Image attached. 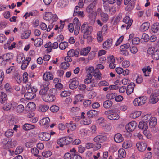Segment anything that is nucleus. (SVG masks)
Here are the masks:
<instances>
[{
    "label": "nucleus",
    "mask_w": 159,
    "mask_h": 159,
    "mask_svg": "<svg viewBox=\"0 0 159 159\" xmlns=\"http://www.w3.org/2000/svg\"><path fill=\"white\" fill-rule=\"evenodd\" d=\"M93 7L89 5L86 7V11L88 13V16L89 18V20L92 21V23L94 22L96 15V12L93 10L95 9Z\"/></svg>",
    "instance_id": "nucleus-1"
},
{
    "label": "nucleus",
    "mask_w": 159,
    "mask_h": 159,
    "mask_svg": "<svg viewBox=\"0 0 159 159\" xmlns=\"http://www.w3.org/2000/svg\"><path fill=\"white\" fill-rule=\"evenodd\" d=\"M98 112L97 111L94 110H91L88 111L87 112V115L88 117V119H86V120H83L81 121V124L84 125H89L90 124L91 121L90 119V118H93L96 116Z\"/></svg>",
    "instance_id": "nucleus-2"
},
{
    "label": "nucleus",
    "mask_w": 159,
    "mask_h": 159,
    "mask_svg": "<svg viewBox=\"0 0 159 159\" xmlns=\"http://www.w3.org/2000/svg\"><path fill=\"white\" fill-rule=\"evenodd\" d=\"M92 30V27L89 26L87 23H84L80 28L81 32L83 34V36L90 35Z\"/></svg>",
    "instance_id": "nucleus-3"
},
{
    "label": "nucleus",
    "mask_w": 159,
    "mask_h": 159,
    "mask_svg": "<svg viewBox=\"0 0 159 159\" xmlns=\"http://www.w3.org/2000/svg\"><path fill=\"white\" fill-rule=\"evenodd\" d=\"M3 109L5 111H13L17 106V103L13 101H9L3 104Z\"/></svg>",
    "instance_id": "nucleus-4"
},
{
    "label": "nucleus",
    "mask_w": 159,
    "mask_h": 159,
    "mask_svg": "<svg viewBox=\"0 0 159 159\" xmlns=\"http://www.w3.org/2000/svg\"><path fill=\"white\" fill-rule=\"evenodd\" d=\"M147 52L154 60L159 59V49H156L154 47H150L148 49Z\"/></svg>",
    "instance_id": "nucleus-5"
},
{
    "label": "nucleus",
    "mask_w": 159,
    "mask_h": 159,
    "mask_svg": "<svg viewBox=\"0 0 159 159\" xmlns=\"http://www.w3.org/2000/svg\"><path fill=\"white\" fill-rule=\"evenodd\" d=\"M49 91L50 93L47 95H46L43 99V101L46 102H51L54 101L56 99V97L53 93L56 92V89H51Z\"/></svg>",
    "instance_id": "nucleus-6"
},
{
    "label": "nucleus",
    "mask_w": 159,
    "mask_h": 159,
    "mask_svg": "<svg viewBox=\"0 0 159 159\" xmlns=\"http://www.w3.org/2000/svg\"><path fill=\"white\" fill-rule=\"evenodd\" d=\"M147 98L145 96L139 97L135 98L133 102L135 106H141L144 104L146 102Z\"/></svg>",
    "instance_id": "nucleus-7"
},
{
    "label": "nucleus",
    "mask_w": 159,
    "mask_h": 159,
    "mask_svg": "<svg viewBox=\"0 0 159 159\" xmlns=\"http://www.w3.org/2000/svg\"><path fill=\"white\" fill-rule=\"evenodd\" d=\"M43 17L46 20L49 21L52 20L53 22L56 21L58 19L57 16L56 14H52L51 12L46 13Z\"/></svg>",
    "instance_id": "nucleus-8"
},
{
    "label": "nucleus",
    "mask_w": 159,
    "mask_h": 159,
    "mask_svg": "<svg viewBox=\"0 0 159 159\" xmlns=\"http://www.w3.org/2000/svg\"><path fill=\"white\" fill-rule=\"evenodd\" d=\"M79 84L78 79L76 77L70 80V83L69 84V87L71 89H74L76 88Z\"/></svg>",
    "instance_id": "nucleus-9"
},
{
    "label": "nucleus",
    "mask_w": 159,
    "mask_h": 159,
    "mask_svg": "<svg viewBox=\"0 0 159 159\" xmlns=\"http://www.w3.org/2000/svg\"><path fill=\"white\" fill-rule=\"evenodd\" d=\"M159 93L157 92H155L151 94L150 97L149 102L152 104H155L159 101L157 96Z\"/></svg>",
    "instance_id": "nucleus-10"
},
{
    "label": "nucleus",
    "mask_w": 159,
    "mask_h": 159,
    "mask_svg": "<svg viewBox=\"0 0 159 159\" xmlns=\"http://www.w3.org/2000/svg\"><path fill=\"white\" fill-rule=\"evenodd\" d=\"M137 124L135 121H132L127 125L125 127L128 132H130L133 131L135 129Z\"/></svg>",
    "instance_id": "nucleus-11"
},
{
    "label": "nucleus",
    "mask_w": 159,
    "mask_h": 159,
    "mask_svg": "<svg viewBox=\"0 0 159 159\" xmlns=\"http://www.w3.org/2000/svg\"><path fill=\"white\" fill-rule=\"evenodd\" d=\"M136 146L139 151L143 152L146 149L147 144L143 141H141L137 143L136 144Z\"/></svg>",
    "instance_id": "nucleus-12"
},
{
    "label": "nucleus",
    "mask_w": 159,
    "mask_h": 159,
    "mask_svg": "<svg viewBox=\"0 0 159 159\" xmlns=\"http://www.w3.org/2000/svg\"><path fill=\"white\" fill-rule=\"evenodd\" d=\"M39 137L40 140L43 141H48L50 139L49 133L46 132H41L39 134Z\"/></svg>",
    "instance_id": "nucleus-13"
},
{
    "label": "nucleus",
    "mask_w": 159,
    "mask_h": 159,
    "mask_svg": "<svg viewBox=\"0 0 159 159\" xmlns=\"http://www.w3.org/2000/svg\"><path fill=\"white\" fill-rule=\"evenodd\" d=\"M93 141L96 143H103L107 140V138L105 135H97L93 139Z\"/></svg>",
    "instance_id": "nucleus-14"
},
{
    "label": "nucleus",
    "mask_w": 159,
    "mask_h": 159,
    "mask_svg": "<svg viewBox=\"0 0 159 159\" xmlns=\"http://www.w3.org/2000/svg\"><path fill=\"white\" fill-rule=\"evenodd\" d=\"M13 56L11 53H7L4 54L2 56H0V59H2L3 60L2 62H7L12 59Z\"/></svg>",
    "instance_id": "nucleus-15"
},
{
    "label": "nucleus",
    "mask_w": 159,
    "mask_h": 159,
    "mask_svg": "<svg viewBox=\"0 0 159 159\" xmlns=\"http://www.w3.org/2000/svg\"><path fill=\"white\" fill-rule=\"evenodd\" d=\"M2 145L3 148L5 149L11 148L10 141L7 138H4L2 140Z\"/></svg>",
    "instance_id": "nucleus-16"
},
{
    "label": "nucleus",
    "mask_w": 159,
    "mask_h": 159,
    "mask_svg": "<svg viewBox=\"0 0 159 159\" xmlns=\"http://www.w3.org/2000/svg\"><path fill=\"white\" fill-rule=\"evenodd\" d=\"M50 122L49 118L48 117H45L40 120L39 124L40 125L44 126L46 128H47L49 126Z\"/></svg>",
    "instance_id": "nucleus-17"
},
{
    "label": "nucleus",
    "mask_w": 159,
    "mask_h": 159,
    "mask_svg": "<svg viewBox=\"0 0 159 159\" xmlns=\"http://www.w3.org/2000/svg\"><path fill=\"white\" fill-rule=\"evenodd\" d=\"M107 117L108 119L111 120H117L120 118L119 116L116 112V110H112L111 114L108 115Z\"/></svg>",
    "instance_id": "nucleus-18"
},
{
    "label": "nucleus",
    "mask_w": 159,
    "mask_h": 159,
    "mask_svg": "<svg viewBox=\"0 0 159 159\" xmlns=\"http://www.w3.org/2000/svg\"><path fill=\"white\" fill-rule=\"evenodd\" d=\"M123 21L127 24L126 29H128L132 24L133 20L129 16H126L123 18Z\"/></svg>",
    "instance_id": "nucleus-19"
},
{
    "label": "nucleus",
    "mask_w": 159,
    "mask_h": 159,
    "mask_svg": "<svg viewBox=\"0 0 159 159\" xmlns=\"http://www.w3.org/2000/svg\"><path fill=\"white\" fill-rule=\"evenodd\" d=\"M112 42L113 40L111 39L107 40L103 44V48L105 49H109L112 45Z\"/></svg>",
    "instance_id": "nucleus-20"
},
{
    "label": "nucleus",
    "mask_w": 159,
    "mask_h": 159,
    "mask_svg": "<svg viewBox=\"0 0 159 159\" xmlns=\"http://www.w3.org/2000/svg\"><path fill=\"white\" fill-rule=\"evenodd\" d=\"M8 101V97L6 94L4 92H1L0 96V102L1 104H3Z\"/></svg>",
    "instance_id": "nucleus-21"
},
{
    "label": "nucleus",
    "mask_w": 159,
    "mask_h": 159,
    "mask_svg": "<svg viewBox=\"0 0 159 159\" xmlns=\"http://www.w3.org/2000/svg\"><path fill=\"white\" fill-rule=\"evenodd\" d=\"M135 86V84L132 82L129 85L127 86L126 92L128 95H129L133 92Z\"/></svg>",
    "instance_id": "nucleus-22"
},
{
    "label": "nucleus",
    "mask_w": 159,
    "mask_h": 159,
    "mask_svg": "<svg viewBox=\"0 0 159 159\" xmlns=\"http://www.w3.org/2000/svg\"><path fill=\"white\" fill-rule=\"evenodd\" d=\"M36 97L35 93H32L30 92H27L24 95L25 98L28 100L34 99Z\"/></svg>",
    "instance_id": "nucleus-23"
},
{
    "label": "nucleus",
    "mask_w": 159,
    "mask_h": 159,
    "mask_svg": "<svg viewBox=\"0 0 159 159\" xmlns=\"http://www.w3.org/2000/svg\"><path fill=\"white\" fill-rule=\"evenodd\" d=\"M101 74L99 69L95 68L93 71L92 75L97 79L101 80L102 78Z\"/></svg>",
    "instance_id": "nucleus-24"
},
{
    "label": "nucleus",
    "mask_w": 159,
    "mask_h": 159,
    "mask_svg": "<svg viewBox=\"0 0 159 159\" xmlns=\"http://www.w3.org/2000/svg\"><path fill=\"white\" fill-rule=\"evenodd\" d=\"M79 53V52L78 50L71 49L68 52L67 55L70 57H73V56H75L76 57H78Z\"/></svg>",
    "instance_id": "nucleus-25"
},
{
    "label": "nucleus",
    "mask_w": 159,
    "mask_h": 159,
    "mask_svg": "<svg viewBox=\"0 0 159 159\" xmlns=\"http://www.w3.org/2000/svg\"><path fill=\"white\" fill-rule=\"evenodd\" d=\"M114 139L115 142L117 143L121 142L124 140L123 138L120 133H117L115 134Z\"/></svg>",
    "instance_id": "nucleus-26"
},
{
    "label": "nucleus",
    "mask_w": 159,
    "mask_h": 159,
    "mask_svg": "<svg viewBox=\"0 0 159 159\" xmlns=\"http://www.w3.org/2000/svg\"><path fill=\"white\" fill-rule=\"evenodd\" d=\"M53 78V75L50 72L45 73L43 76V78L44 80H51Z\"/></svg>",
    "instance_id": "nucleus-27"
},
{
    "label": "nucleus",
    "mask_w": 159,
    "mask_h": 159,
    "mask_svg": "<svg viewBox=\"0 0 159 159\" xmlns=\"http://www.w3.org/2000/svg\"><path fill=\"white\" fill-rule=\"evenodd\" d=\"M150 26V23L149 22H145L141 25L140 30L141 31L144 32L147 30L149 28Z\"/></svg>",
    "instance_id": "nucleus-28"
},
{
    "label": "nucleus",
    "mask_w": 159,
    "mask_h": 159,
    "mask_svg": "<svg viewBox=\"0 0 159 159\" xmlns=\"http://www.w3.org/2000/svg\"><path fill=\"white\" fill-rule=\"evenodd\" d=\"M83 100V95L81 94H78L75 96L73 103L74 104H76L78 102L82 101Z\"/></svg>",
    "instance_id": "nucleus-29"
},
{
    "label": "nucleus",
    "mask_w": 159,
    "mask_h": 159,
    "mask_svg": "<svg viewBox=\"0 0 159 159\" xmlns=\"http://www.w3.org/2000/svg\"><path fill=\"white\" fill-rule=\"evenodd\" d=\"M91 49V47L89 46L87 47L86 48H82L80 51V54L81 55L84 56H86L90 52Z\"/></svg>",
    "instance_id": "nucleus-30"
},
{
    "label": "nucleus",
    "mask_w": 159,
    "mask_h": 159,
    "mask_svg": "<svg viewBox=\"0 0 159 159\" xmlns=\"http://www.w3.org/2000/svg\"><path fill=\"white\" fill-rule=\"evenodd\" d=\"M23 129L25 131L29 130L34 129L35 126L28 123H26L23 126Z\"/></svg>",
    "instance_id": "nucleus-31"
},
{
    "label": "nucleus",
    "mask_w": 159,
    "mask_h": 159,
    "mask_svg": "<svg viewBox=\"0 0 159 159\" xmlns=\"http://www.w3.org/2000/svg\"><path fill=\"white\" fill-rule=\"evenodd\" d=\"M36 108L35 104L33 102H29L26 106V108L28 111H32Z\"/></svg>",
    "instance_id": "nucleus-32"
},
{
    "label": "nucleus",
    "mask_w": 159,
    "mask_h": 159,
    "mask_svg": "<svg viewBox=\"0 0 159 159\" xmlns=\"http://www.w3.org/2000/svg\"><path fill=\"white\" fill-rule=\"evenodd\" d=\"M49 89V88H43L39 91V95L41 96L43 99L47 95V92Z\"/></svg>",
    "instance_id": "nucleus-33"
},
{
    "label": "nucleus",
    "mask_w": 159,
    "mask_h": 159,
    "mask_svg": "<svg viewBox=\"0 0 159 159\" xmlns=\"http://www.w3.org/2000/svg\"><path fill=\"white\" fill-rule=\"evenodd\" d=\"M113 104L112 102L110 100H108L105 101L103 103L104 107L106 109L109 108Z\"/></svg>",
    "instance_id": "nucleus-34"
},
{
    "label": "nucleus",
    "mask_w": 159,
    "mask_h": 159,
    "mask_svg": "<svg viewBox=\"0 0 159 159\" xmlns=\"http://www.w3.org/2000/svg\"><path fill=\"white\" fill-rule=\"evenodd\" d=\"M43 40L39 38L35 39L34 41V44L37 47L40 46L43 44Z\"/></svg>",
    "instance_id": "nucleus-35"
},
{
    "label": "nucleus",
    "mask_w": 159,
    "mask_h": 159,
    "mask_svg": "<svg viewBox=\"0 0 159 159\" xmlns=\"http://www.w3.org/2000/svg\"><path fill=\"white\" fill-rule=\"evenodd\" d=\"M100 16L101 20L103 22L106 23L108 21L109 17L107 14L103 13L101 14Z\"/></svg>",
    "instance_id": "nucleus-36"
},
{
    "label": "nucleus",
    "mask_w": 159,
    "mask_h": 159,
    "mask_svg": "<svg viewBox=\"0 0 159 159\" xmlns=\"http://www.w3.org/2000/svg\"><path fill=\"white\" fill-rule=\"evenodd\" d=\"M118 157L120 158H123L126 156L125 151L123 148L120 149L118 151Z\"/></svg>",
    "instance_id": "nucleus-37"
},
{
    "label": "nucleus",
    "mask_w": 159,
    "mask_h": 159,
    "mask_svg": "<svg viewBox=\"0 0 159 159\" xmlns=\"http://www.w3.org/2000/svg\"><path fill=\"white\" fill-rule=\"evenodd\" d=\"M69 3L68 0H60L58 2L59 7H64L67 5Z\"/></svg>",
    "instance_id": "nucleus-38"
},
{
    "label": "nucleus",
    "mask_w": 159,
    "mask_h": 159,
    "mask_svg": "<svg viewBox=\"0 0 159 159\" xmlns=\"http://www.w3.org/2000/svg\"><path fill=\"white\" fill-rule=\"evenodd\" d=\"M138 127L139 129L144 130L147 129L148 128V125L147 123L142 121L139 122Z\"/></svg>",
    "instance_id": "nucleus-39"
},
{
    "label": "nucleus",
    "mask_w": 159,
    "mask_h": 159,
    "mask_svg": "<svg viewBox=\"0 0 159 159\" xmlns=\"http://www.w3.org/2000/svg\"><path fill=\"white\" fill-rule=\"evenodd\" d=\"M149 126L150 128H152L154 127L157 124V119L155 117H152L149 120Z\"/></svg>",
    "instance_id": "nucleus-40"
},
{
    "label": "nucleus",
    "mask_w": 159,
    "mask_h": 159,
    "mask_svg": "<svg viewBox=\"0 0 159 159\" xmlns=\"http://www.w3.org/2000/svg\"><path fill=\"white\" fill-rule=\"evenodd\" d=\"M151 30L154 33L157 32L159 30V23L157 22L154 23L152 27Z\"/></svg>",
    "instance_id": "nucleus-41"
},
{
    "label": "nucleus",
    "mask_w": 159,
    "mask_h": 159,
    "mask_svg": "<svg viewBox=\"0 0 159 159\" xmlns=\"http://www.w3.org/2000/svg\"><path fill=\"white\" fill-rule=\"evenodd\" d=\"M92 77L93 76L92 74H87L86 78L84 80V83L87 84L90 83L91 82Z\"/></svg>",
    "instance_id": "nucleus-42"
},
{
    "label": "nucleus",
    "mask_w": 159,
    "mask_h": 159,
    "mask_svg": "<svg viewBox=\"0 0 159 159\" xmlns=\"http://www.w3.org/2000/svg\"><path fill=\"white\" fill-rule=\"evenodd\" d=\"M49 107L47 105H41L39 106V110L41 112H45L48 110Z\"/></svg>",
    "instance_id": "nucleus-43"
},
{
    "label": "nucleus",
    "mask_w": 159,
    "mask_h": 159,
    "mask_svg": "<svg viewBox=\"0 0 159 159\" xmlns=\"http://www.w3.org/2000/svg\"><path fill=\"white\" fill-rule=\"evenodd\" d=\"M98 82V79H93L91 80V82L90 83L91 87V88H90V90H92L93 89V88L97 85Z\"/></svg>",
    "instance_id": "nucleus-44"
},
{
    "label": "nucleus",
    "mask_w": 159,
    "mask_h": 159,
    "mask_svg": "<svg viewBox=\"0 0 159 159\" xmlns=\"http://www.w3.org/2000/svg\"><path fill=\"white\" fill-rule=\"evenodd\" d=\"M132 146L131 142L129 141H125L122 144V147L125 149L130 148Z\"/></svg>",
    "instance_id": "nucleus-45"
},
{
    "label": "nucleus",
    "mask_w": 159,
    "mask_h": 159,
    "mask_svg": "<svg viewBox=\"0 0 159 159\" xmlns=\"http://www.w3.org/2000/svg\"><path fill=\"white\" fill-rule=\"evenodd\" d=\"M31 32L30 31H25L23 32L21 35V37L22 39H26L28 38L29 36L30 35Z\"/></svg>",
    "instance_id": "nucleus-46"
},
{
    "label": "nucleus",
    "mask_w": 159,
    "mask_h": 159,
    "mask_svg": "<svg viewBox=\"0 0 159 159\" xmlns=\"http://www.w3.org/2000/svg\"><path fill=\"white\" fill-rule=\"evenodd\" d=\"M16 111L18 113H22L24 110V107L23 105L20 104L16 106Z\"/></svg>",
    "instance_id": "nucleus-47"
},
{
    "label": "nucleus",
    "mask_w": 159,
    "mask_h": 159,
    "mask_svg": "<svg viewBox=\"0 0 159 159\" xmlns=\"http://www.w3.org/2000/svg\"><path fill=\"white\" fill-rule=\"evenodd\" d=\"M68 43L66 42H61L59 45V48L61 50L65 49L68 46Z\"/></svg>",
    "instance_id": "nucleus-48"
},
{
    "label": "nucleus",
    "mask_w": 159,
    "mask_h": 159,
    "mask_svg": "<svg viewBox=\"0 0 159 159\" xmlns=\"http://www.w3.org/2000/svg\"><path fill=\"white\" fill-rule=\"evenodd\" d=\"M13 130L11 129H10L7 131L5 133V136L7 137H9L12 136L13 134Z\"/></svg>",
    "instance_id": "nucleus-49"
},
{
    "label": "nucleus",
    "mask_w": 159,
    "mask_h": 159,
    "mask_svg": "<svg viewBox=\"0 0 159 159\" xmlns=\"http://www.w3.org/2000/svg\"><path fill=\"white\" fill-rule=\"evenodd\" d=\"M57 143L60 145V147H63V145H65V141L64 137L61 138L57 140Z\"/></svg>",
    "instance_id": "nucleus-50"
},
{
    "label": "nucleus",
    "mask_w": 159,
    "mask_h": 159,
    "mask_svg": "<svg viewBox=\"0 0 159 159\" xmlns=\"http://www.w3.org/2000/svg\"><path fill=\"white\" fill-rule=\"evenodd\" d=\"M23 150V147L21 146H19L16 148L14 152V153L16 155L20 154L22 152Z\"/></svg>",
    "instance_id": "nucleus-51"
},
{
    "label": "nucleus",
    "mask_w": 159,
    "mask_h": 159,
    "mask_svg": "<svg viewBox=\"0 0 159 159\" xmlns=\"http://www.w3.org/2000/svg\"><path fill=\"white\" fill-rule=\"evenodd\" d=\"M65 145H67L70 144L73 141V139L71 137L68 136L64 137Z\"/></svg>",
    "instance_id": "nucleus-52"
},
{
    "label": "nucleus",
    "mask_w": 159,
    "mask_h": 159,
    "mask_svg": "<svg viewBox=\"0 0 159 159\" xmlns=\"http://www.w3.org/2000/svg\"><path fill=\"white\" fill-rule=\"evenodd\" d=\"M97 39L99 42H101L103 40L102 33L101 31H99L97 34Z\"/></svg>",
    "instance_id": "nucleus-53"
},
{
    "label": "nucleus",
    "mask_w": 159,
    "mask_h": 159,
    "mask_svg": "<svg viewBox=\"0 0 159 159\" xmlns=\"http://www.w3.org/2000/svg\"><path fill=\"white\" fill-rule=\"evenodd\" d=\"M116 96H117V94L116 93H112L107 94L106 95V97L108 99L112 100L114 98L115 99Z\"/></svg>",
    "instance_id": "nucleus-54"
},
{
    "label": "nucleus",
    "mask_w": 159,
    "mask_h": 159,
    "mask_svg": "<svg viewBox=\"0 0 159 159\" xmlns=\"http://www.w3.org/2000/svg\"><path fill=\"white\" fill-rule=\"evenodd\" d=\"M66 126L67 127H69L72 130H75L76 128V126L75 124H72L70 123H66Z\"/></svg>",
    "instance_id": "nucleus-55"
},
{
    "label": "nucleus",
    "mask_w": 159,
    "mask_h": 159,
    "mask_svg": "<svg viewBox=\"0 0 159 159\" xmlns=\"http://www.w3.org/2000/svg\"><path fill=\"white\" fill-rule=\"evenodd\" d=\"M130 46V44L128 43L125 44L121 45L120 47V50H128Z\"/></svg>",
    "instance_id": "nucleus-56"
},
{
    "label": "nucleus",
    "mask_w": 159,
    "mask_h": 159,
    "mask_svg": "<svg viewBox=\"0 0 159 159\" xmlns=\"http://www.w3.org/2000/svg\"><path fill=\"white\" fill-rule=\"evenodd\" d=\"M131 2L129 3V5L127 6V8H128V9L129 10L132 9L134 7V1L136 0H130Z\"/></svg>",
    "instance_id": "nucleus-57"
},
{
    "label": "nucleus",
    "mask_w": 159,
    "mask_h": 159,
    "mask_svg": "<svg viewBox=\"0 0 159 159\" xmlns=\"http://www.w3.org/2000/svg\"><path fill=\"white\" fill-rule=\"evenodd\" d=\"M25 59V57L22 55H19L17 57V61L18 63H21Z\"/></svg>",
    "instance_id": "nucleus-58"
},
{
    "label": "nucleus",
    "mask_w": 159,
    "mask_h": 159,
    "mask_svg": "<svg viewBox=\"0 0 159 159\" xmlns=\"http://www.w3.org/2000/svg\"><path fill=\"white\" fill-rule=\"evenodd\" d=\"M59 107L56 105H52L50 108L51 111L52 112H57L59 110Z\"/></svg>",
    "instance_id": "nucleus-59"
},
{
    "label": "nucleus",
    "mask_w": 159,
    "mask_h": 159,
    "mask_svg": "<svg viewBox=\"0 0 159 159\" xmlns=\"http://www.w3.org/2000/svg\"><path fill=\"white\" fill-rule=\"evenodd\" d=\"M42 154L43 157H48L51 155L52 153L49 151H47L43 152Z\"/></svg>",
    "instance_id": "nucleus-60"
},
{
    "label": "nucleus",
    "mask_w": 159,
    "mask_h": 159,
    "mask_svg": "<svg viewBox=\"0 0 159 159\" xmlns=\"http://www.w3.org/2000/svg\"><path fill=\"white\" fill-rule=\"evenodd\" d=\"M151 118V116L150 115H146L143 117V119L144 121V122L147 123L150 120Z\"/></svg>",
    "instance_id": "nucleus-61"
},
{
    "label": "nucleus",
    "mask_w": 159,
    "mask_h": 159,
    "mask_svg": "<svg viewBox=\"0 0 159 159\" xmlns=\"http://www.w3.org/2000/svg\"><path fill=\"white\" fill-rule=\"evenodd\" d=\"M70 66V64L67 62H62L61 65V68L63 69H67Z\"/></svg>",
    "instance_id": "nucleus-62"
},
{
    "label": "nucleus",
    "mask_w": 159,
    "mask_h": 159,
    "mask_svg": "<svg viewBox=\"0 0 159 159\" xmlns=\"http://www.w3.org/2000/svg\"><path fill=\"white\" fill-rule=\"evenodd\" d=\"M95 69L93 66L89 67L88 68H86V70L87 74H91L93 73Z\"/></svg>",
    "instance_id": "nucleus-63"
},
{
    "label": "nucleus",
    "mask_w": 159,
    "mask_h": 159,
    "mask_svg": "<svg viewBox=\"0 0 159 159\" xmlns=\"http://www.w3.org/2000/svg\"><path fill=\"white\" fill-rule=\"evenodd\" d=\"M5 89L6 91L8 93L11 92V86L8 83H6L4 86Z\"/></svg>",
    "instance_id": "nucleus-64"
}]
</instances>
